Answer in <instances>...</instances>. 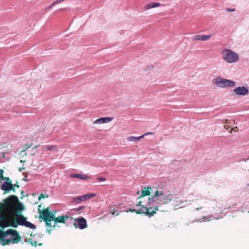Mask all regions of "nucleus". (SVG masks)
I'll use <instances>...</instances> for the list:
<instances>
[{
    "instance_id": "bb28decb",
    "label": "nucleus",
    "mask_w": 249,
    "mask_h": 249,
    "mask_svg": "<svg viewBox=\"0 0 249 249\" xmlns=\"http://www.w3.org/2000/svg\"><path fill=\"white\" fill-rule=\"evenodd\" d=\"M48 196H45V195L41 194L38 197V200H40L41 199L44 198L45 197H48Z\"/></svg>"
},
{
    "instance_id": "9b49d317",
    "label": "nucleus",
    "mask_w": 249,
    "mask_h": 249,
    "mask_svg": "<svg viewBox=\"0 0 249 249\" xmlns=\"http://www.w3.org/2000/svg\"><path fill=\"white\" fill-rule=\"evenodd\" d=\"M233 92L238 95L245 96L249 93V90L247 87L242 86L235 88Z\"/></svg>"
},
{
    "instance_id": "20e7f679",
    "label": "nucleus",
    "mask_w": 249,
    "mask_h": 249,
    "mask_svg": "<svg viewBox=\"0 0 249 249\" xmlns=\"http://www.w3.org/2000/svg\"><path fill=\"white\" fill-rule=\"evenodd\" d=\"M223 59L228 63L237 62L239 60L238 55L233 51L230 49H224L222 51Z\"/></svg>"
},
{
    "instance_id": "a19ab883",
    "label": "nucleus",
    "mask_w": 249,
    "mask_h": 249,
    "mask_svg": "<svg viewBox=\"0 0 249 249\" xmlns=\"http://www.w3.org/2000/svg\"><path fill=\"white\" fill-rule=\"evenodd\" d=\"M13 185H14V187H16L17 188H19V186L18 184H17V183L15 184H13Z\"/></svg>"
},
{
    "instance_id": "a18cd8bd",
    "label": "nucleus",
    "mask_w": 249,
    "mask_h": 249,
    "mask_svg": "<svg viewBox=\"0 0 249 249\" xmlns=\"http://www.w3.org/2000/svg\"><path fill=\"white\" fill-rule=\"evenodd\" d=\"M38 146H39V145H36V146H35V147H34V148H37Z\"/></svg>"
},
{
    "instance_id": "7c9ffc66",
    "label": "nucleus",
    "mask_w": 249,
    "mask_h": 249,
    "mask_svg": "<svg viewBox=\"0 0 249 249\" xmlns=\"http://www.w3.org/2000/svg\"><path fill=\"white\" fill-rule=\"evenodd\" d=\"M111 213L112 215H116V216L119 215V212L116 211L111 212Z\"/></svg>"
},
{
    "instance_id": "f257e3e1",
    "label": "nucleus",
    "mask_w": 249,
    "mask_h": 249,
    "mask_svg": "<svg viewBox=\"0 0 249 249\" xmlns=\"http://www.w3.org/2000/svg\"><path fill=\"white\" fill-rule=\"evenodd\" d=\"M70 213H67V214H62L57 217H55V215L52 212H50L49 208L43 210L42 214L40 213L39 218L43 220L48 227H55L57 223H66L68 220H72L73 218L70 216Z\"/></svg>"
},
{
    "instance_id": "37998d69",
    "label": "nucleus",
    "mask_w": 249,
    "mask_h": 249,
    "mask_svg": "<svg viewBox=\"0 0 249 249\" xmlns=\"http://www.w3.org/2000/svg\"><path fill=\"white\" fill-rule=\"evenodd\" d=\"M30 147H31V145H30V146H29L25 148V150H24V151L27 150L29 148H30Z\"/></svg>"
},
{
    "instance_id": "423d86ee",
    "label": "nucleus",
    "mask_w": 249,
    "mask_h": 249,
    "mask_svg": "<svg viewBox=\"0 0 249 249\" xmlns=\"http://www.w3.org/2000/svg\"><path fill=\"white\" fill-rule=\"evenodd\" d=\"M213 84L219 88H226L234 87L235 85V82L231 80L217 77L213 80Z\"/></svg>"
},
{
    "instance_id": "ddd939ff",
    "label": "nucleus",
    "mask_w": 249,
    "mask_h": 249,
    "mask_svg": "<svg viewBox=\"0 0 249 249\" xmlns=\"http://www.w3.org/2000/svg\"><path fill=\"white\" fill-rule=\"evenodd\" d=\"M9 226H10V225L7 222L6 215L1 213H0V227L2 229H4Z\"/></svg>"
},
{
    "instance_id": "473e14b6",
    "label": "nucleus",
    "mask_w": 249,
    "mask_h": 249,
    "mask_svg": "<svg viewBox=\"0 0 249 249\" xmlns=\"http://www.w3.org/2000/svg\"><path fill=\"white\" fill-rule=\"evenodd\" d=\"M41 205H38V212H39V215L41 214H42V213L43 212L41 211Z\"/></svg>"
},
{
    "instance_id": "9d476101",
    "label": "nucleus",
    "mask_w": 249,
    "mask_h": 249,
    "mask_svg": "<svg viewBox=\"0 0 249 249\" xmlns=\"http://www.w3.org/2000/svg\"><path fill=\"white\" fill-rule=\"evenodd\" d=\"M75 221L77 222L74 223L75 228H78L81 230H83L86 228L88 226L87 220L83 217L77 218Z\"/></svg>"
},
{
    "instance_id": "72a5a7b5",
    "label": "nucleus",
    "mask_w": 249,
    "mask_h": 249,
    "mask_svg": "<svg viewBox=\"0 0 249 249\" xmlns=\"http://www.w3.org/2000/svg\"><path fill=\"white\" fill-rule=\"evenodd\" d=\"M2 179H4V180H5L6 181H11L10 179V178L8 177H5L4 178L3 177V178H2Z\"/></svg>"
},
{
    "instance_id": "c03bdc74",
    "label": "nucleus",
    "mask_w": 249,
    "mask_h": 249,
    "mask_svg": "<svg viewBox=\"0 0 249 249\" xmlns=\"http://www.w3.org/2000/svg\"><path fill=\"white\" fill-rule=\"evenodd\" d=\"M20 162L21 163H23V162H25V161L23 160H20Z\"/></svg>"
},
{
    "instance_id": "b1692460",
    "label": "nucleus",
    "mask_w": 249,
    "mask_h": 249,
    "mask_svg": "<svg viewBox=\"0 0 249 249\" xmlns=\"http://www.w3.org/2000/svg\"><path fill=\"white\" fill-rule=\"evenodd\" d=\"M97 180L99 181H104L106 180V178L103 177H99L97 178Z\"/></svg>"
},
{
    "instance_id": "ea45409f",
    "label": "nucleus",
    "mask_w": 249,
    "mask_h": 249,
    "mask_svg": "<svg viewBox=\"0 0 249 249\" xmlns=\"http://www.w3.org/2000/svg\"><path fill=\"white\" fill-rule=\"evenodd\" d=\"M52 8V7H51V6L50 5L49 7H48L46 8V9L45 11H47L48 10H49L51 9Z\"/></svg>"
},
{
    "instance_id": "2eb2a0df",
    "label": "nucleus",
    "mask_w": 249,
    "mask_h": 249,
    "mask_svg": "<svg viewBox=\"0 0 249 249\" xmlns=\"http://www.w3.org/2000/svg\"><path fill=\"white\" fill-rule=\"evenodd\" d=\"M151 190L152 191V189L150 186H142L141 189L142 195L140 196L138 198H141L142 197L145 196H150L151 194Z\"/></svg>"
},
{
    "instance_id": "de8ad7c7",
    "label": "nucleus",
    "mask_w": 249,
    "mask_h": 249,
    "mask_svg": "<svg viewBox=\"0 0 249 249\" xmlns=\"http://www.w3.org/2000/svg\"><path fill=\"white\" fill-rule=\"evenodd\" d=\"M137 195H140V191H138V192H137Z\"/></svg>"
},
{
    "instance_id": "a211bd4d",
    "label": "nucleus",
    "mask_w": 249,
    "mask_h": 249,
    "mask_svg": "<svg viewBox=\"0 0 249 249\" xmlns=\"http://www.w3.org/2000/svg\"><path fill=\"white\" fill-rule=\"evenodd\" d=\"M160 5V3L158 2H150L147 3L145 8L146 9H149L157 7Z\"/></svg>"
},
{
    "instance_id": "4468645a",
    "label": "nucleus",
    "mask_w": 249,
    "mask_h": 249,
    "mask_svg": "<svg viewBox=\"0 0 249 249\" xmlns=\"http://www.w3.org/2000/svg\"><path fill=\"white\" fill-rule=\"evenodd\" d=\"M113 118L112 117H103L100 118L96 119L94 122V124H105L107 123L108 122H110L111 121L113 120Z\"/></svg>"
},
{
    "instance_id": "8fccbe9b",
    "label": "nucleus",
    "mask_w": 249,
    "mask_h": 249,
    "mask_svg": "<svg viewBox=\"0 0 249 249\" xmlns=\"http://www.w3.org/2000/svg\"><path fill=\"white\" fill-rule=\"evenodd\" d=\"M248 185L249 186V184H248Z\"/></svg>"
},
{
    "instance_id": "aec40b11",
    "label": "nucleus",
    "mask_w": 249,
    "mask_h": 249,
    "mask_svg": "<svg viewBox=\"0 0 249 249\" xmlns=\"http://www.w3.org/2000/svg\"><path fill=\"white\" fill-rule=\"evenodd\" d=\"M241 209V211L243 212L248 211L249 213V202H245Z\"/></svg>"
},
{
    "instance_id": "39448f33",
    "label": "nucleus",
    "mask_w": 249,
    "mask_h": 249,
    "mask_svg": "<svg viewBox=\"0 0 249 249\" xmlns=\"http://www.w3.org/2000/svg\"><path fill=\"white\" fill-rule=\"evenodd\" d=\"M3 201L8 206L13 207L15 204H17L16 209L18 212H20L25 210L23 204L19 201L18 196L15 195H11Z\"/></svg>"
},
{
    "instance_id": "2f4dec72",
    "label": "nucleus",
    "mask_w": 249,
    "mask_h": 249,
    "mask_svg": "<svg viewBox=\"0 0 249 249\" xmlns=\"http://www.w3.org/2000/svg\"><path fill=\"white\" fill-rule=\"evenodd\" d=\"M3 171L2 169L0 170V180L3 178Z\"/></svg>"
},
{
    "instance_id": "f03ea898",
    "label": "nucleus",
    "mask_w": 249,
    "mask_h": 249,
    "mask_svg": "<svg viewBox=\"0 0 249 249\" xmlns=\"http://www.w3.org/2000/svg\"><path fill=\"white\" fill-rule=\"evenodd\" d=\"M149 203L158 205V207L161 205L167 204L171 200L170 196L163 193L162 191L157 190L154 195L151 196L148 198Z\"/></svg>"
},
{
    "instance_id": "e433bc0d",
    "label": "nucleus",
    "mask_w": 249,
    "mask_h": 249,
    "mask_svg": "<svg viewBox=\"0 0 249 249\" xmlns=\"http://www.w3.org/2000/svg\"><path fill=\"white\" fill-rule=\"evenodd\" d=\"M153 134H154V132H148V133L143 134L142 135H144V137L145 136H146V135H153Z\"/></svg>"
},
{
    "instance_id": "f3484780",
    "label": "nucleus",
    "mask_w": 249,
    "mask_h": 249,
    "mask_svg": "<svg viewBox=\"0 0 249 249\" xmlns=\"http://www.w3.org/2000/svg\"><path fill=\"white\" fill-rule=\"evenodd\" d=\"M6 236H5V231L3 232L1 230H0V244L4 246L6 245Z\"/></svg>"
},
{
    "instance_id": "c756f323",
    "label": "nucleus",
    "mask_w": 249,
    "mask_h": 249,
    "mask_svg": "<svg viewBox=\"0 0 249 249\" xmlns=\"http://www.w3.org/2000/svg\"><path fill=\"white\" fill-rule=\"evenodd\" d=\"M23 175H24V178H23V180L25 181H29V180H28L27 179V175L25 174V173H23Z\"/></svg>"
},
{
    "instance_id": "f8f14e48",
    "label": "nucleus",
    "mask_w": 249,
    "mask_h": 249,
    "mask_svg": "<svg viewBox=\"0 0 249 249\" xmlns=\"http://www.w3.org/2000/svg\"><path fill=\"white\" fill-rule=\"evenodd\" d=\"M0 189L6 192H10L12 190L15 192V189L14 188V185L11 181H4L3 182L0 186Z\"/></svg>"
},
{
    "instance_id": "c85d7f7f",
    "label": "nucleus",
    "mask_w": 249,
    "mask_h": 249,
    "mask_svg": "<svg viewBox=\"0 0 249 249\" xmlns=\"http://www.w3.org/2000/svg\"><path fill=\"white\" fill-rule=\"evenodd\" d=\"M10 225L14 228H17L18 225L17 223L16 224L14 221H12Z\"/></svg>"
},
{
    "instance_id": "cd10ccee",
    "label": "nucleus",
    "mask_w": 249,
    "mask_h": 249,
    "mask_svg": "<svg viewBox=\"0 0 249 249\" xmlns=\"http://www.w3.org/2000/svg\"><path fill=\"white\" fill-rule=\"evenodd\" d=\"M85 206H81L78 208H75L74 209V210L76 211V212H77V211H80L82 209H83L84 208H85Z\"/></svg>"
},
{
    "instance_id": "6ab92c4d",
    "label": "nucleus",
    "mask_w": 249,
    "mask_h": 249,
    "mask_svg": "<svg viewBox=\"0 0 249 249\" xmlns=\"http://www.w3.org/2000/svg\"><path fill=\"white\" fill-rule=\"evenodd\" d=\"M143 138H144V135H141L139 137L130 136L128 137L127 139L129 141L138 142Z\"/></svg>"
},
{
    "instance_id": "49530a36",
    "label": "nucleus",
    "mask_w": 249,
    "mask_h": 249,
    "mask_svg": "<svg viewBox=\"0 0 249 249\" xmlns=\"http://www.w3.org/2000/svg\"><path fill=\"white\" fill-rule=\"evenodd\" d=\"M249 159H244L243 160L245 161H247Z\"/></svg>"
},
{
    "instance_id": "4c0bfd02",
    "label": "nucleus",
    "mask_w": 249,
    "mask_h": 249,
    "mask_svg": "<svg viewBox=\"0 0 249 249\" xmlns=\"http://www.w3.org/2000/svg\"><path fill=\"white\" fill-rule=\"evenodd\" d=\"M31 240H32V238H30V239H25V241L26 242H29V243H30V242H31Z\"/></svg>"
},
{
    "instance_id": "4be33fe9",
    "label": "nucleus",
    "mask_w": 249,
    "mask_h": 249,
    "mask_svg": "<svg viewBox=\"0 0 249 249\" xmlns=\"http://www.w3.org/2000/svg\"><path fill=\"white\" fill-rule=\"evenodd\" d=\"M212 35H205L203 34H201V40L202 41H206L210 39L212 37Z\"/></svg>"
},
{
    "instance_id": "79ce46f5",
    "label": "nucleus",
    "mask_w": 249,
    "mask_h": 249,
    "mask_svg": "<svg viewBox=\"0 0 249 249\" xmlns=\"http://www.w3.org/2000/svg\"><path fill=\"white\" fill-rule=\"evenodd\" d=\"M201 209H202V207H198V208H196V211H198V210H200Z\"/></svg>"
},
{
    "instance_id": "412c9836",
    "label": "nucleus",
    "mask_w": 249,
    "mask_h": 249,
    "mask_svg": "<svg viewBox=\"0 0 249 249\" xmlns=\"http://www.w3.org/2000/svg\"><path fill=\"white\" fill-rule=\"evenodd\" d=\"M46 150L48 151H57V146L55 145H47L46 147Z\"/></svg>"
},
{
    "instance_id": "7ed1b4c3",
    "label": "nucleus",
    "mask_w": 249,
    "mask_h": 249,
    "mask_svg": "<svg viewBox=\"0 0 249 249\" xmlns=\"http://www.w3.org/2000/svg\"><path fill=\"white\" fill-rule=\"evenodd\" d=\"M142 201L139 202L136 205V207H141V208L137 210V214H145L149 217L153 216L156 213L157 211L159 210L158 205L151 204L149 203V201L147 203V206H144L142 204Z\"/></svg>"
},
{
    "instance_id": "09e8293b",
    "label": "nucleus",
    "mask_w": 249,
    "mask_h": 249,
    "mask_svg": "<svg viewBox=\"0 0 249 249\" xmlns=\"http://www.w3.org/2000/svg\"><path fill=\"white\" fill-rule=\"evenodd\" d=\"M41 245H42V244H41H41H39V246H41Z\"/></svg>"
},
{
    "instance_id": "f704fd0d",
    "label": "nucleus",
    "mask_w": 249,
    "mask_h": 249,
    "mask_svg": "<svg viewBox=\"0 0 249 249\" xmlns=\"http://www.w3.org/2000/svg\"><path fill=\"white\" fill-rule=\"evenodd\" d=\"M56 4H58L57 2H56V0L53 1L51 5V7H53V6H54V5H55Z\"/></svg>"
},
{
    "instance_id": "393cba45",
    "label": "nucleus",
    "mask_w": 249,
    "mask_h": 249,
    "mask_svg": "<svg viewBox=\"0 0 249 249\" xmlns=\"http://www.w3.org/2000/svg\"><path fill=\"white\" fill-rule=\"evenodd\" d=\"M136 211H137V209H132V208H129V209H127V210L125 211V212H126L127 213H128V212H131V213L135 212L136 213Z\"/></svg>"
},
{
    "instance_id": "5701e85b",
    "label": "nucleus",
    "mask_w": 249,
    "mask_h": 249,
    "mask_svg": "<svg viewBox=\"0 0 249 249\" xmlns=\"http://www.w3.org/2000/svg\"><path fill=\"white\" fill-rule=\"evenodd\" d=\"M193 40H201V35H196L192 37Z\"/></svg>"
},
{
    "instance_id": "1a4fd4ad",
    "label": "nucleus",
    "mask_w": 249,
    "mask_h": 249,
    "mask_svg": "<svg viewBox=\"0 0 249 249\" xmlns=\"http://www.w3.org/2000/svg\"><path fill=\"white\" fill-rule=\"evenodd\" d=\"M95 194H87L81 196H78L75 197H72L71 199V202L74 204H79L81 202L86 200H88L92 197L96 196Z\"/></svg>"
},
{
    "instance_id": "0eeeda50",
    "label": "nucleus",
    "mask_w": 249,
    "mask_h": 249,
    "mask_svg": "<svg viewBox=\"0 0 249 249\" xmlns=\"http://www.w3.org/2000/svg\"><path fill=\"white\" fill-rule=\"evenodd\" d=\"M6 244L18 243L20 241V237L17 231L13 229H8L5 231Z\"/></svg>"
},
{
    "instance_id": "dca6fc26",
    "label": "nucleus",
    "mask_w": 249,
    "mask_h": 249,
    "mask_svg": "<svg viewBox=\"0 0 249 249\" xmlns=\"http://www.w3.org/2000/svg\"><path fill=\"white\" fill-rule=\"evenodd\" d=\"M71 178H79L82 180H87L89 179V177L86 174H72L70 175Z\"/></svg>"
},
{
    "instance_id": "6e6552de",
    "label": "nucleus",
    "mask_w": 249,
    "mask_h": 249,
    "mask_svg": "<svg viewBox=\"0 0 249 249\" xmlns=\"http://www.w3.org/2000/svg\"><path fill=\"white\" fill-rule=\"evenodd\" d=\"M16 219L17 223L18 225L24 226L33 230L36 229V228L35 224L28 221L27 220V217H24L23 215L18 214L16 216Z\"/></svg>"
},
{
    "instance_id": "a878e982",
    "label": "nucleus",
    "mask_w": 249,
    "mask_h": 249,
    "mask_svg": "<svg viewBox=\"0 0 249 249\" xmlns=\"http://www.w3.org/2000/svg\"><path fill=\"white\" fill-rule=\"evenodd\" d=\"M37 241H34L32 239L30 242V244L32 246L36 247L37 245Z\"/></svg>"
},
{
    "instance_id": "58836bf2",
    "label": "nucleus",
    "mask_w": 249,
    "mask_h": 249,
    "mask_svg": "<svg viewBox=\"0 0 249 249\" xmlns=\"http://www.w3.org/2000/svg\"><path fill=\"white\" fill-rule=\"evenodd\" d=\"M24 169H25L24 167H21V168H19V172H21V171H22Z\"/></svg>"
},
{
    "instance_id": "c9c22d12",
    "label": "nucleus",
    "mask_w": 249,
    "mask_h": 249,
    "mask_svg": "<svg viewBox=\"0 0 249 249\" xmlns=\"http://www.w3.org/2000/svg\"><path fill=\"white\" fill-rule=\"evenodd\" d=\"M227 11H229V12H233V11H234L235 10V9L234 8H228L226 9Z\"/></svg>"
}]
</instances>
